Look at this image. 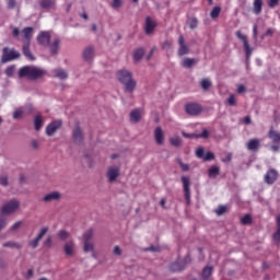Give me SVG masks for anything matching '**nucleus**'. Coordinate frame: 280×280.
I'll list each match as a JSON object with an SVG mask.
<instances>
[{"instance_id":"nucleus-5","label":"nucleus","mask_w":280,"mask_h":280,"mask_svg":"<svg viewBox=\"0 0 280 280\" xmlns=\"http://www.w3.org/2000/svg\"><path fill=\"white\" fill-rule=\"evenodd\" d=\"M62 199V194L60 191H51L42 198V202H45L46 205H49L50 202H60Z\"/></svg>"},{"instance_id":"nucleus-6","label":"nucleus","mask_w":280,"mask_h":280,"mask_svg":"<svg viewBox=\"0 0 280 280\" xmlns=\"http://www.w3.org/2000/svg\"><path fill=\"white\" fill-rule=\"evenodd\" d=\"M269 139L272 141L271 150L272 152H279L280 149V132L270 130L268 133Z\"/></svg>"},{"instance_id":"nucleus-64","label":"nucleus","mask_w":280,"mask_h":280,"mask_svg":"<svg viewBox=\"0 0 280 280\" xmlns=\"http://www.w3.org/2000/svg\"><path fill=\"white\" fill-rule=\"evenodd\" d=\"M245 91H246V86H244V85L237 86V93H244Z\"/></svg>"},{"instance_id":"nucleus-40","label":"nucleus","mask_w":280,"mask_h":280,"mask_svg":"<svg viewBox=\"0 0 280 280\" xmlns=\"http://www.w3.org/2000/svg\"><path fill=\"white\" fill-rule=\"evenodd\" d=\"M57 235L59 240H61V242H65V240H69V232L65 230H60Z\"/></svg>"},{"instance_id":"nucleus-61","label":"nucleus","mask_w":280,"mask_h":280,"mask_svg":"<svg viewBox=\"0 0 280 280\" xmlns=\"http://www.w3.org/2000/svg\"><path fill=\"white\" fill-rule=\"evenodd\" d=\"M197 137H201L202 139H207L209 137V131L207 129H203L202 132Z\"/></svg>"},{"instance_id":"nucleus-8","label":"nucleus","mask_w":280,"mask_h":280,"mask_svg":"<svg viewBox=\"0 0 280 280\" xmlns=\"http://www.w3.org/2000/svg\"><path fill=\"white\" fill-rule=\"evenodd\" d=\"M21 56L19 51L11 49L9 50L8 47L3 48V54H2V62H10L11 60H16Z\"/></svg>"},{"instance_id":"nucleus-2","label":"nucleus","mask_w":280,"mask_h":280,"mask_svg":"<svg viewBox=\"0 0 280 280\" xmlns=\"http://www.w3.org/2000/svg\"><path fill=\"white\" fill-rule=\"evenodd\" d=\"M116 78L124 84L126 93H133L137 89V81L132 79V73L130 71L119 70Z\"/></svg>"},{"instance_id":"nucleus-57","label":"nucleus","mask_w":280,"mask_h":280,"mask_svg":"<svg viewBox=\"0 0 280 280\" xmlns=\"http://www.w3.org/2000/svg\"><path fill=\"white\" fill-rule=\"evenodd\" d=\"M280 0H268L269 8H277L279 5Z\"/></svg>"},{"instance_id":"nucleus-14","label":"nucleus","mask_w":280,"mask_h":280,"mask_svg":"<svg viewBox=\"0 0 280 280\" xmlns=\"http://www.w3.org/2000/svg\"><path fill=\"white\" fill-rule=\"evenodd\" d=\"M154 139L158 145H163V143H165V132L163 131V128L161 127L155 128Z\"/></svg>"},{"instance_id":"nucleus-51","label":"nucleus","mask_w":280,"mask_h":280,"mask_svg":"<svg viewBox=\"0 0 280 280\" xmlns=\"http://www.w3.org/2000/svg\"><path fill=\"white\" fill-rule=\"evenodd\" d=\"M47 231H49L48 228H42L40 231H39V233H38V235H37V237H38L39 240H43V237H45V235H47Z\"/></svg>"},{"instance_id":"nucleus-35","label":"nucleus","mask_w":280,"mask_h":280,"mask_svg":"<svg viewBox=\"0 0 280 280\" xmlns=\"http://www.w3.org/2000/svg\"><path fill=\"white\" fill-rule=\"evenodd\" d=\"M200 86L203 91H209V89H211V80L209 79H202L200 81Z\"/></svg>"},{"instance_id":"nucleus-4","label":"nucleus","mask_w":280,"mask_h":280,"mask_svg":"<svg viewBox=\"0 0 280 280\" xmlns=\"http://www.w3.org/2000/svg\"><path fill=\"white\" fill-rule=\"evenodd\" d=\"M180 180L183 183L184 196L186 198L187 205H189L191 200V178L189 176H182Z\"/></svg>"},{"instance_id":"nucleus-25","label":"nucleus","mask_w":280,"mask_h":280,"mask_svg":"<svg viewBox=\"0 0 280 280\" xmlns=\"http://www.w3.org/2000/svg\"><path fill=\"white\" fill-rule=\"evenodd\" d=\"M3 248H16L18 250H21L23 248L22 244H19L14 241H9L2 244Z\"/></svg>"},{"instance_id":"nucleus-1","label":"nucleus","mask_w":280,"mask_h":280,"mask_svg":"<svg viewBox=\"0 0 280 280\" xmlns=\"http://www.w3.org/2000/svg\"><path fill=\"white\" fill-rule=\"evenodd\" d=\"M47 75V70L36 66H25L19 70V78H28V80H38Z\"/></svg>"},{"instance_id":"nucleus-54","label":"nucleus","mask_w":280,"mask_h":280,"mask_svg":"<svg viewBox=\"0 0 280 280\" xmlns=\"http://www.w3.org/2000/svg\"><path fill=\"white\" fill-rule=\"evenodd\" d=\"M273 242L280 244V229L278 228L277 232L273 234Z\"/></svg>"},{"instance_id":"nucleus-58","label":"nucleus","mask_w":280,"mask_h":280,"mask_svg":"<svg viewBox=\"0 0 280 280\" xmlns=\"http://www.w3.org/2000/svg\"><path fill=\"white\" fill-rule=\"evenodd\" d=\"M21 221H16L12 226H11V231H19V229H21Z\"/></svg>"},{"instance_id":"nucleus-39","label":"nucleus","mask_w":280,"mask_h":280,"mask_svg":"<svg viewBox=\"0 0 280 280\" xmlns=\"http://www.w3.org/2000/svg\"><path fill=\"white\" fill-rule=\"evenodd\" d=\"M212 272H213L212 267H206L201 273L202 279H208L209 277H211Z\"/></svg>"},{"instance_id":"nucleus-12","label":"nucleus","mask_w":280,"mask_h":280,"mask_svg":"<svg viewBox=\"0 0 280 280\" xmlns=\"http://www.w3.org/2000/svg\"><path fill=\"white\" fill-rule=\"evenodd\" d=\"M72 140L75 145H82L84 141V133H82V129L77 126L72 131Z\"/></svg>"},{"instance_id":"nucleus-55","label":"nucleus","mask_w":280,"mask_h":280,"mask_svg":"<svg viewBox=\"0 0 280 280\" xmlns=\"http://www.w3.org/2000/svg\"><path fill=\"white\" fill-rule=\"evenodd\" d=\"M0 185H2L3 187H8V176H0Z\"/></svg>"},{"instance_id":"nucleus-47","label":"nucleus","mask_w":280,"mask_h":280,"mask_svg":"<svg viewBox=\"0 0 280 280\" xmlns=\"http://www.w3.org/2000/svg\"><path fill=\"white\" fill-rule=\"evenodd\" d=\"M215 213L217 215H223V213H226V206H219L215 209Z\"/></svg>"},{"instance_id":"nucleus-15","label":"nucleus","mask_w":280,"mask_h":280,"mask_svg":"<svg viewBox=\"0 0 280 280\" xmlns=\"http://www.w3.org/2000/svg\"><path fill=\"white\" fill-rule=\"evenodd\" d=\"M51 39V35H49V32H40L37 36V43L39 45H43V47L49 46V40Z\"/></svg>"},{"instance_id":"nucleus-11","label":"nucleus","mask_w":280,"mask_h":280,"mask_svg":"<svg viewBox=\"0 0 280 280\" xmlns=\"http://www.w3.org/2000/svg\"><path fill=\"white\" fill-rule=\"evenodd\" d=\"M61 127H62V121H60V120H55V121L50 122L46 127L47 137H54V135H56V132H58V130H60Z\"/></svg>"},{"instance_id":"nucleus-37","label":"nucleus","mask_w":280,"mask_h":280,"mask_svg":"<svg viewBox=\"0 0 280 280\" xmlns=\"http://www.w3.org/2000/svg\"><path fill=\"white\" fill-rule=\"evenodd\" d=\"M23 54L28 58V60H34V55H32V51H30V44H26L23 46Z\"/></svg>"},{"instance_id":"nucleus-59","label":"nucleus","mask_w":280,"mask_h":280,"mask_svg":"<svg viewBox=\"0 0 280 280\" xmlns=\"http://www.w3.org/2000/svg\"><path fill=\"white\" fill-rule=\"evenodd\" d=\"M51 244H52L51 237L48 236V237L46 238V241L44 242V246H45L46 248H51Z\"/></svg>"},{"instance_id":"nucleus-38","label":"nucleus","mask_w":280,"mask_h":280,"mask_svg":"<svg viewBox=\"0 0 280 280\" xmlns=\"http://www.w3.org/2000/svg\"><path fill=\"white\" fill-rule=\"evenodd\" d=\"M261 0H254V13L261 14Z\"/></svg>"},{"instance_id":"nucleus-7","label":"nucleus","mask_w":280,"mask_h":280,"mask_svg":"<svg viewBox=\"0 0 280 280\" xmlns=\"http://www.w3.org/2000/svg\"><path fill=\"white\" fill-rule=\"evenodd\" d=\"M121 168L119 166H109L106 172L108 183H115L119 178Z\"/></svg>"},{"instance_id":"nucleus-43","label":"nucleus","mask_w":280,"mask_h":280,"mask_svg":"<svg viewBox=\"0 0 280 280\" xmlns=\"http://www.w3.org/2000/svg\"><path fill=\"white\" fill-rule=\"evenodd\" d=\"M253 222V218L250 217V214H245L242 219H241V223L242 224H250Z\"/></svg>"},{"instance_id":"nucleus-60","label":"nucleus","mask_w":280,"mask_h":280,"mask_svg":"<svg viewBox=\"0 0 280 280\" xmlns=\"http://www.w3.org/2000/svg\"><path fill=\"white\" fill-rule=\"evenodd\" d=\"M113 255H117V256L121 255V248L118 245L114 246Z\"/></svg>"},{"instance_id":"nucleus-29","label":"nucleus","mask_w":280,"mask_h":280,"mask_svg":"<svg viewBox=\"0 0 280 280\" xmlns=\"http://www.w3.org/2000/svg\"><path fill=\"white\" fill-rule=\"evenodd\" d=\"M95 250V244L93 242L85 241L83 242V252L93 253Z\"/></svg>"},{"instance_id":"nucleus-45","label":"nucleus","mask_w":280,"mask_h":280,"mask_svg":"<svg viewBox=\"0 0 280 280\" xmlns=\"http://www.w3.org/2000/svg\"><path fill=\"white\" fill-rule=\"evenodd\" d=\"M211 19H218L220 16V7H214L210 13Z\"/></svg>"},{"instance_id":"nucleus-22","label":"nucleus","mask_w":280,"mask_h":280,"mask_svg":"<svg viewBox=\"0 0 280 280\" xmlns=\"http://www.w3.org/2000/svg\"><path fill=\"white\" fill-rule=\"evenodd\" d=\"M49 45L50 54H58V49H60V38L56 37Z\"/></svg>"},{"instance_id":"nucleus-33","label":"nucleus","mask_w":280,"mask_h":280,"mask_svg":"<svg viewBox=\"0 0 280 280\" xmlns=\"http://www.w3.org/2000/svg\"><path fill=\"white\" fill-rule=\"evenodd\" d=\"M110 8L113 10H121L124 8V0H112Z\"/></svg>"},{"instance_id":"nucleus-30","label":"nucleus","mask_w":280,"mask_h":280,"mask_svg":"<svg viewBox=\"0 0 280 280\" xmlns=\"http://www.w3.org/2000/svg\"><path fill=\"white\" fill-rule=\"evenodd\" d=\"M55 75L59 78V80H67L69 78V73L63 69L55 70Z\"/></svg>"},{"instance_id":"nucleus-46","label":"nucleus","mask_w":280,"mask_h":280,"mask_svg":"<svg viewBox=\"0 0 280 280\" xmlns=\"http://www.w3.org/2000/svg\"><path fill=\"white\" fill-rule=\"evenodd\" d=\"M203 156H205V148H202V147L197 148L196 158L197 159H203Z\"/></svg>"},{"instance_id":"nucleus-56","label":"nucleus","mask_w":280,"mask_h":280,"mask_svg":"<svg viewBox=\"0 0 280 280\" xmlns=\"http://www.w3.org/2000/svg\"><path fill=\"white\" fill-rule=\"evenodd\" d=\"M172 45H173L172 40H165L163 43L162 47H163V49L167 50V49H172Z\"/></svg>"},{"instance_id":"nucleus-16","label":"nucleus","mask_w":280,"mask_h":280,"mask_svg":"<svg viewBox=\"0 0 280 280\" xmlns=\"http://www.w3.org/2000/svg\"><path fill=\"white\" fill-rule=\"evenodd\" d=\"M178 56H186V54H189V47L185 43V37H183V35H179L178 37Z\"/></svg>"},{"instance_id":"nucleus-50","label":"nucleus","mask_w":280,"mask_h":280,"mask_svg":"<svg viewBox=\"0 0 280 280\" xmlns=\"http://www.w3.org/2000/svg\"><path fill=\"white\" fill-rule=\"evenodd\" d=\"M229 106H235L237 104V100L235 98V95L231 94L228 98Z\"/></svg>"},{"instance_id":"nucleus-13","label":"nucleus","mask_w":280,"mask_h":280,"mask_svg":"<svg viewBox=\"0 0 280 280\" xmlns=\"http://www.w3.org/2000/svg\"><path fill=\"white\" fill-rule=\"evenodd\" d=\"M154 30H156V21H154L150 16H147L145 24H144L145 34H148V36H150L151 34H154Z\"/></svg>"},{"instance_id":"nucleus-52","label":"nucleus","mask_w":280,"mask_h":280,"mask_svg":"<svg viewBox=\"0 0 280 280\" xmlns=\"http://www.w3.org/2000/svg\"><path fill=\"white\" fill-rule=\"evenodd\" d=\"M205 161H213V159H215V155L211 152H207L206 154H203L202 158Z\"/></svg>"},{"instance_id":"nucleus-63","label":"nucleus","mask_w":280,"mask_h":280,"mask_svg":"<svg viewBox=\"0 0 280 280\" xmlns=\"http://www.w3.org/2000/svg\"><path fill=\"white\" fill-rule=\"evenodd\" d=\"M16 5V1L14 0H8V8H14Z\"/></svg>"},{"instance_id":"nucleus-3","label":"nucleus","mask_w":280,"mask_h":280,"mask_svg":"<svg viewBox=\"0 0 280 280\" xmlns=\"http://www.w3.org/2000/svg\"><path fill=\"white\" fill-rule=\"evenodd\" d=\"M20 207H21V203L19 202V200L12 199L2 206L1 213L3 215H10L12 213H16Z\"/></svg>"},{"instance_id":"nucleus-42","label":"nucleus","mask_w":280,"mask_h":280,"mask_svg":"<svg viewBox=\"0 0 280 280\" xmlns=\"http://www.w3.org/2000/svg\"><path fill=\"white\" fill-rule=\"evenodd\" d=\"M40 240L38 236H36L33 241H31L28 243V246H31V248H38V244L40 243Z\"/></svg>"},{"instance_id":"nucleus-48","label":"nucleus","mask_w":280,"mask_h":280,"mask_svg":"<svg viewBox=\"0 0 280 280\" xmlns=\"http://www.w3.org/2000/svg\"><path fill=\"white\" fill-rule=\"evenodd\" d=\"M5 226H8V218L0 217V231H3Z\"/></svg>"},{"instance_id":"nucleus-21","label":"nucleus","mask_w":280,"mask_h":280,"mask_svg":"<svg viewBox=\"0 0 280 280\" xmlns=\"http://www.w3.org/2000/svg\"><path fill=\"white\" fill-rule=\"evenodd\" d=\"M186 265H187V262L185 260H177V261L171 264L170 269L173 272H180V270H185Z\"/></svg>"},{"instance_id":"nucleus-32","label":"nucleus","mask_w":280,"mask_h":280,"mask_svg":"<svg viewBox=\"0 0 280 280\" xmlns=\"http://www.w3.org/2000/svg\"><path fill=\"white\" fill-rule=\"evenodd\" d=\"M34 128L35 130H40V128H43V116L40 115L35 116Z\"/></svg>"},{"instance_id":"nucleus-53","label":"nucleus","mask_w":280,"mask_h":280,"mask_svg":"<svg viewBox=\"0 0 280 280\" xmlns=\"http://www.w3.org/2000/svg\"><path fill=\"white\" fill-rule=\"evenodd\" d=\"M178 165L183 170V172H189V165L183 163L182 160H178Z\"/></svg>"},{"instance_id":"nucleus-19","label":"nucleus","mask_w":280,"mask_h":280,"mask_svg":"<svg viewBox=\"0 0 280 280\" xmlns=\"http://www.w3.org/2000/svg\"><path fill=\"white\" fill-rule=\"evenodd\" d=\"M95 58V48L93 46H88L83 50V59L88 62H91Z\"/></svg>"},{"instance_id":"nucleus-49","label":"nucleus","mask_w":280,"mask_h":280,"mask_svg":"<svg viewBox=\"0 0 280 280\" xmlns=\"http://www.w3.org/2000/svg\"><path fill=\"white\" fill-rule=\"evenodd\" d=\"M14 71H15L14 66H10L5 70V75H8V78H12V75H14Z\"/></svg>"},{"instance_id":"nucleus-10","label":"nucleus","mask_w":280,"mask_h":280,"mask_svg":"<svg viewBox=\"0 0 280 280\" xmlns=\"http://www.w3.org/2000/svg\"><path fill=\"white\" fill-rule=\"evenodd\" d=\"M187 115L196 116L202 113V107L198 103H188L185 106Z\"/></svg>"},{"instance_id":"nucleus-34","label":"nucleus","mask_w":280,"mask_h":280,"mask_svg":"<svg viewBox=\"0 0 280 280\" xmlns=\"http://www.w3.org/2000/svg\"><path fill=\"white\" fill-rule=\"evenodd\" d=\"M170 143L174 148H179V145L183 143V140H180V137L174 136L170 139Z\"/></svg>"},{"instance_id":"nucleus-24","label":"nucleus","mask_w":280,"mask_h":280,"mask_svg":"<svg viewBox=\"0 0 280 280\" xmlns=\"http://www.w3.org/2000/svg\"><path fill=\"white\" fill-rule=\"evenodd\" d=\"M209 178H218L220 176V166L213 165L208 170Z\"/></svg>"},{"instance_id":"nucleus-26","label":"nucleus","mask_w":280,"mask_h":280,"mask_svg":"<svg viewBox=\"0 0 280 280\" xmlns=\"http://www.w3.org/2000/svg\"><path fill=\"white\" fill-rule=\"evenodd\" d=\"M143 56H145V49H143V48H137L133 51V60L136 62H139L141 60V58H143Z\"/></svg>"},{"instance_id":"nucleus-36","label":"nucleus","mask_w":280,"mask_h":280,"mask_svg":"<svg viewBox=\"0 0 280 280\" xmlns=\"http://www.w3.org/2000/svg\"><path fill=\"white\" fill-rule=\"evenodd\" d=\"M187 25L190 30H196V27H198V19L196 18H189L187 20Z\"/></svg>"},{"instance_id":"nucleus-41","label":"nucleus","mask_w":280,"mask_h":280,"mask_svg":"<svg viewBox=\"0 0 280 280\" xmlns=\"http://www.w3.org/2000/svg\"><path fill=\"white\" fill-rule=\"evenodd\" d=\"M93 240V230H89L83 235V242H91Z\"/></svg>"},{"instance_id":"nucleus-28","label":"nucleus","mask_w":280,"mask_h":280,"mask_svg":"<svg viewBox=\"0 0 280 280\" xmlns=\"http://www.w3.org/2000/svg\"><path fill=\"white\" fill-rule=\"evenodd\" d=\"M130 120L133 121V124H137L141 120V109H135L130 114Z\"/></svg>"},{"instance_id":"nucleus-17","label":"nucleus","mask_w":280,"mask_h":280,"mask_svg":"<svg viewBox=\"0 0 280 280\" xmlns=\"http://www.w3.org/2000/svg\"><path fill=\"white\" fill-rule=\"evenodd\" d=\"M259 145H261V140L257 138L250 139L246 142V148L249 152H257L259 150Z\"/></svg>"},{"instance_id":"nucleus-62","label":"nucleus","mask_w":280,"mask_h":280,"mask_svg":"<svg viewBox=\"0 0 280 280\" xmlns=\"http://www.w3.org/2000/svg\"><path fill=\"white\" fill-rule=\"evenodd\" d=\"M31 145H32V149H33V150H38V147H39L38 141L33 140V141L31 142Z\"/></svg>"},{"instance_id":"nucleus-9","label":"nucleus","mask_w":280,"mask_h":280,"mask_svg":"<svg viewBox=\"0 0 280 280\" xmlns=\"http://www.w3.org/2000/svg\"><path fill=\"white\" fill-rule=\"evenodd\" d=\"M236 37L240 38V40H242V43H243L246 58L247 59L250 58V56L253 55V49L250 48V45L248 44V39L246 38V35H244V34H242V32L237 31Z\"/></svg>"},{"instance_id":"nucleus-44","label":"nucleus","mask_w":280,"mask_h":280,"mask_svg":"<svg viewBox=\"0 0 280 280\" xmlns=\"http://www.w3.org/2000/svg\"><path fill=\"white\" fill-rule=\"evenodd\" d=\"M23 117V108H18L13 113V119H21Z\"/></svg>"},{"instance_id":"nucleus-27","label":"nucleus","mask_w":280,"mask_h":280,"mask_svg":"<svg viewBox=\"0 0 280 280\" xmlns=\"http://www.w3.org/2000/svg\"><path fill=\"white\" fill-rule=\"evenodd\" d=\"M196 63V59L194 58H185L184 60H182V67H184V69H191V67H194Z\"/></svg>"},{"instance_id":"nucleus-31","label":"nucleus","mask_w":280,"mask_h":280,"mask_svg":"<svg viewBox=\"0 0 280 280\" xmlns=\"http://www.w3.org/2000/svg\"><path fill=\"white\" fill-rule=\"evenodd\" d=\"M56 5V1L54 0H42L40 7L44 8V10H49Z\"/></svg>"},{"instance_id":"nucleus-20","label":"nucleus","mask_w":280,"mask_h":280,"mask_svg":"<svg viewBox=\"0 0 280 280\" xmlns=\"http://www.w3.org/2000/svg\"><path fill=\"white\" fill-rule=\"evenodd\" d=\"M63 253H66V255L68 257H71V255H73V253H75V243L73 241H69L63 245Z\"/></svg>"},{"instance_id":"nucleus-18","label":"nucleus","mask_w":280,"mask_h":280,"mask_svg":"<svg viewBox=\"0 0 280 280\" xmlns=\"http://www.w3.org/2000/svg\"><path fill=\"white\" fill-rule=\"evenodd\" d=\"M278 176L279 173L271 168L265 174V183H267V185H272L275 180H277Z\"/></svg>"},{"instance_id":"nucleus-23","label":"nucleus","mask_w":280,"mask_h":280,"mask_svg":"<svg viewBox=\"0 0 280 280\" xmlns=\"http://www.w3.org/2000/svg\"><path fill=\"white\" fill-rule=\"evenodd\" d=\"M22 34H23L24 40H26V43L30 44V40H32V36L34 34V28L33 27H25L22 31Z\"/></svg>"}]
</instances>
